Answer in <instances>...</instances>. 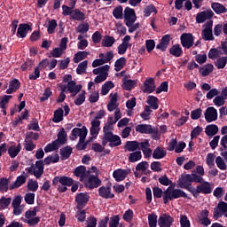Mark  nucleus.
I'll use <instances>...</instances> for the list:
<instances>
[{
	"label": "nucleus",
	"mask_w": 227,
	"mask_h": 227,
	"mask_svg": "<svg viewBox=\"0 0 227 227\" xmlns=\"http://www.w3.org/2000/svg\"><path fill=\"white\" fill-rule=\"evenodd\" d=\"M162 198L164 205H168L169 201H173V200H178V198H185L186 200H191L189 195H187L184 190L175 188V185L168 186L167 190L164 191Z\"/></svg>",
	"instance_id": "1"
},
{
	"label": "nucleus",
	"mask_w": 227,
	"mask_h": 227,
	"mask_svg": "<svg viewBox=\"0 0 227 227\" xmlns=\"http://www.w3.org/2000/svg\"><path fill=\"white\" fill-rule=\"evenodd\" d=\"M101 143L103 146H108L110 148H115L116 146H120L121 145V138L118 135H114V133H106V135H103L101 138Z\"/></svg>",
	"instance_id": "2"
},
{
	"label": "nucleus",
	"mask_w": 227,
	"mask_h": 227,
	"mask_svg": "<svg viewBox=\"0 0 227 227\" xmlns=\"http://www.w3.org/2000/svg\"><path fill=\"white\" fill-rule=\"evenodd\" d=\"M193 198H198L200 194H212V184L207 181H202L192 190Z\"/></svg>",
	"instance_id": "3"
},
{
	"label": "nucleus",
	"mask_w": 227,
	"mask_h": 227,
	"mask_svg": "<svg viewBox=\"0 0 227 227\" xmlns=\"http://www.w3.org/2000/svg\"><path fill=\"white\" fill-rule=\"evenodd\" d=\"M136 132L140 134H152L153 139H160L159 129L153 128L150 124H138L136 126Z\"/></svg>",
	"instance_id": "4"
},
{
	"label": "nucleus",
	"mask_w": 227,
	"mask_h": 227,
	"mask_svg": "<svg viewBox=\"0 0 227 227\" xmlns=\"http://www.w3.org/2000/svg\"><path fill=\"white\" fill-rule=\"evenodd\" d=\"M177 187L185 189V191L192 193L194 186L191 183V174H182L177 181Z\"/></svg>",
	"instance_id": "5"
},
{
	"label": "nucleus",
	"mask_w": 227,
	"mask_h": 227,
	"mask_svg": "<svg viewBox=\"0 0 227 227\" xmlns=\"http://www.w3.org/2000/svg\"><path fill=\"white\" fill-rule=\"evenodd\" d=\"M86 136H88V128H86V126H83L82 129L81 128L73 129L69 138L71 139V141H75V139H77V137H80L79 139L82 143L83 139H86Z\"/></svg>",
	"instance_id": "6"
},
{
	"label": "nucleus",
	"mask_w": 227,
	"mask_h": 227,
	"mask_svg": "<svg viewBox=\"0 0 227 227\" xmlns=\"http://www.w3.org/2000/svg\"><path fill=\"white\" fill-rule=\"evenodd\" d=\"M74 201L76 203V209L82 210L90 201V195L88 192H80L75 196Z\"/></svg>",
	"instance_id": "7"
},
{
	"label": "nucleus",
	"mask_w": 227,
	"mask_h": 227,
	"mask_svg": "<svg viewBox=\"0 0 227 227\" xmlns=\"http://www.w3.org/2000/svg\"><path fill=\"white\" fill-rule=\"evenodd\" d=\"M87 178L88 179H85L83 181L84 186L90 191L93 189H97V187H100V185L102 184V180H100V178H98V176L95 175H89Z\"/></svg>",
	"instance_id": "8"
},
{
	"label": "nucleus",
	"mask_w": 227,
	"mask_h": 227,
	"mask_svg": "<svg viewBox=\"0 0 227 227\" xmlns=\"http://www.w3.org/2000/svg\"><path fill=\"white\" fill-rule=\"evenodd\" d=\"M113 184L107 183L106 186H101L98 188V196L104 200H113L114 193L112 192Z\"/></svg>",
	"instance_id": "9"
},
{
	"label": "nucleus",
	"mask_w": 227,
	"mask_h": 227,
	"mask_svg": "<svg viewBox=\"0 0 227 227\" xmlns=\"http://www.w3.org/2000/svg\"><path fill=\"white\" fill-rule=\"evenodd\" d=\"M181 45L184 49H191L194 45V35L191 33H184L180 36Z\"/></svg>",
	"instance_id": "10"
},
{
	"label": "nucleus",
	"mask_w": 227,
	"mask_h": 227,
	"mask_svg": "<svg viewBox=\"0 0 227 227\" xmlns=\"http://www.w3.org/2000/svg\"><path fill=\"white\" fill-rule=\"evenodd\" d=\"M58 184L66 185L67 187H72V185H74V179L67 176H57L52 179V185H58Z\"/></svg>",
	"instance_id": "11"
},
{
	"label": "nucleus",
	"mask_w": 227,
	"mask_h": 227,
	"mask_svg": "<svg viewBox=\"0 0 227 227\" xmlns=\"http://www.w3.org/2000/svg\"><path fill=\"white\" fill-rule=\"evenodd\" d=\"M73 173L74 176L80 178V182H84L90 176V170H86V166L84 165L76 167Z\"/></svg>",
	"instance_id": "12"
},
{
	"label": "nucleus",
	"mask_w": 227,
	"mask_h": 227,
	"mask_svg": "<svg viewBox=\"0 0 227 227\" xmlns=\"http://www.w3.org/2000/svg\"><path fill=\"white\" fill-rule=\"evenodd\" d=\"M173 223H175V219L166 213L160 215L158 219V225L160 227H171Z\"/></svg>",
	"instance_id": "13"
},
{
	"label": "nucleus",
	"mask_w": 227,
	"mask_h": 227,
	"mask_svg": "<svg viewBox=\"0 0 227 227\" xmlns=\"http://www.w3.org/2000/svg\"><path fill=\"white\" fill-rule=\"evenodd\" d=\"M205 120L207 123H212V121H216L217 120V109L214 106H209L206 109L204 114Z\"/></svg>",
	"instance_id": "14"
},
{
	"label": "nucleus",
	"mask_w": 227,
	"mask_h": 227,
	"mask_svg": "<svg viewBox=\"0 0 227 227\" xmlns=\"http://www.w3.org/2000/svg\"><path fill=\"white\" fill-rule=\"evenodd\" d=\"M137 16H136V11L130 7H126L124 10V22L129 24V22H136Z\"/></svg>",
	"instance_id": "15"
},
{
	"label": "nucleus",
	"mask_w": 227,
	"mask_h": 227,
	"mask_svg": "<svg viewBox=\"0 0 227 227\" xmlns=\"http://www.w3.org/2000/svg\"><path fill=\"white\" fill-rule=\"evenodd\" d=\"M29 31H33V28L29 24L27 23L20 24L17 30L18 38H26Z\"/></svg>",
	"instance_id": "16"
},
{
	"label": "nucleus",
	"mask_w": 227,
	"mask_h": 227,
	"mask_svg": "<svg viewBox=\"0 0 227 227\" xmlns=\"http://www.w3.org/2000/svg\"><path fill=\"white\" fill-rule=\"evenodd\" d=\"M218 210H215L214 212V217H216V219H219V217H227V203L224 201H221L217 205Z\"/></svg>",
	"instance_id": "17"
},
{
	"label": "nucleus",
	"mask_w": 227,
	"mask_h": 227,
	"mask_svg": "<svg viewBox=\"0 0 227 227\" xmlns=\"http://www.w3.org/2000/svg\"><path fill=\"white\" fill-rule=\"evenodd\" d=\"M130 169H117L114 170L113 173V176L115 179L116 182H123V180H125V178H127V175H129V173H130Z\"/></svg>",
	"instance_id": "18"
},
{
	"label": "nucleus",
	"mask_w": 227,
	"mask_h": 227,
	"mask_svg": "<svg viewBox=\"0 0 227 227\" xmlns=\"http://www.w3.org/2000/svg\"><path fill=\"white\" fill-rule=\"evenodd\" d=\"M155 80L148 78L144 82V93H153L155 91Z\"/></svg>",
	"instance_id": "19"
},
{
	"label": "nucleus",
	"mask_w": 227,
	"mask_h": 227,
	"mask_svg": "<svg viewBox=\"0 0 227 227\" xmlns=\"http://www.w3.org/2000/svg\"><path fill=\"white\" fill-rule=\"evenodd\" d=\"M20 89V81L19 79H12L9 82V89L6 90L7 95H12Z\"/></svg>",
	"instance_id": "20"
},
{
	"label": "nucleus",
	"mask_w": 227,
	"mask_h": 227,
	"mask_svg": "<svg viewBox=\"0 0 227 227\" xmlns=\"http://www.w3.org/2000/svg\"><path fill=\"white\" fill-rule=\"evenodd\" d=\"M45 162L42 160L35 161V168L37 170L33 171L34 176L35 178H41L42 175H43V169H44Z\"/></svg>",
	"instance_id": "21"
},
{
	"label": "nucleus",
	"mask_w": 227,
	"mask_h": 227,
	"mask_svg": "<svg viewBox=\"0 0 227 227\" xmlns=\"http://www.w3.org/2000/svg\"><path fill=\"white\" fill-rule=\"evenodd\" d=\"M211 8L216 15H221L223 13H227V8L221 3L213 2L211 3Z\"/></svg>",
	"instance_id": "22"
},
{
	"label": "nucleus",
	"mask_w": 227,
	"mask_h": 227,
	"mask_svg": "<svg viewBox=\"0 0 227 227\" xmlns=\"http://www.w3.org/2000/svg\"><path fill=\"white\" fill-rule=\"evenodd\" d=\"M168 155V152L164 147L157 146L153 152V159L160 160Z\"/></svg>",
	"instance_id": "23"
},
{
	"label": "nucleus",
	"mask_w": 227,
	"mask_h": 227,
	"mask_svg": "<svg viewBox=\"0 0 227 227\" xmlns=\"http://www.w3.org/2000/svg\"><path fill=\"white\" fill-rule=\"evenodd\" d=\"M27 180V177L26 176H19L15 182L9 185V190L13 191V189H19L21 185H24V183Z\"/></svg>",
	"instance_id": "24"
},
{
	"label": "nucleus",
	"mask_w": 227,
	"mask_h": 227,
	"mask_svg": "<svg viewBox=\"0 0 227 227\" xmlns=\"http://www.w3.org/2000/svg\"><path fill=\"white\" fill-rule=\"evenodd\" d=\"M57 139L54 142L59 146V145H67V132L65 131V128H62L60 131L58 133Z\"/></svg>",
	"instance_id": "25"
},
{
	"label": "nucleus",
	"mask_w": 227,
	"mask_h": 227,
	"mask_svg": "<svg viewBox=\"0 0 227 227\" xmlns=\"http://www.w3.org/2000/svg\"><path fill=\"white\" fill-rule=\"evenodd\" d=\"M72 152H74V149L69 145L62 147L60 149L61 160H67V159H70V155H72Z\"/></svg>",
	"instance_id": "26"
},
{
	"label": "nucleus",
	"mask_w": 227,
	"mask_h": 227,
	"mask_svg": "<svg viewBox=\"0 0 227 227\" xmlns=\"http://www.w3.org/2000/svg\"><path fill=\"white\" fill-rule=\"evenodd\" d=\"M81 90H82V84L77 85L75 81L68 82L67 90L69 91V93H80Z\"/></svg>",
	"instance_id": "27"
},
{
	"label": "nucleus",
	"mask_w": 227,
	"mask_h": 227,
	"mask_svg": "<svg viewBox=\"0 0 227 227\" xmlns=\"http://www.w3.org/2000/svg\"><path fill=\"white\" fill-rule=\"evenodd\" d=\"M116 102H118V93L111 94L110 95V102L107 104V109L110 113H113L116 107H118V105H116Z\"/></svg>",
	"instance_id": "28"
},
{
	"label": "nucleus",
	"mask_w": 227,
	"mask_h": 227,
	"mask_svg": "<svg viewBox=\"0 0 227 227\" xmlns=\"http://www.w3.org/2000/svg\"><path fill=\"white\" fill-rule=\"evenodd\" d=\"M70 19L82 22V20H86V14H84V12H81L79 9H74L73 10Z\"/></svg>",
	"instance_id": "29"
},
{
	"label": "nucleus",
	"mask_w": 227,
	"mask_h": 227,
	"mask_svg": "<svg viewBox=\"0 0 227 227\" xmlns=\"http://www.w3.org/2000/svg\"><path fill=\"white\" fill-rule=\"evenodd\" d=\"M21 149H22V147L20 146V144H18V145H11L8 148L7 152H8L11 159H15V157H17V155H19V153H20Z\"/></svg>",
	"instance_id": "30"
},
{
	"label": "nucleus",
	"mask_w": 227,
	"mask_h": 227,
	"mask_svg": "<svg viewBox=\"0 0 227 227\" xmlns=\"http://www.w3.org/2000/svg\"><path fill=\"white\" fill-rule=\"evenodd\" d=\"M200 72L202 77H207V75H210V74H212V72H214V65L206 64L202 67H200Z\"/></svg>",
	"instance_id": "31"
},
{
	"label": "nucleus",
	"mask_w": 227,
	"mask_h": 227,
	"mask_svg": "<svg viewBox=\"0 0 227 227\" xmlns=\"http://www.w3.org/2000/svg\"><path fill=\"white\" fill-rule=\"evenodd\" d=\"M169 54H171V56H175V58H180V56L184 54V50H182V47H180V44H174L169 49Z\"/></svg>",
	"instance_id": "32"
},
{
	"label": "nucleus",
	"mask_w": 227,
	"mask_h": 227,
	"mask_svg": "<svg viewBox=\"0 0 227 227\" xmlns=\"http://www.w3.org/2000/svg\"><path fill=\"white\" fill-rule=\"evenodd\" d=\"M146 103L151 106V109L157 111L159 109V98L155 96H148Z\"/></svg>",
	"instance_id": "33"
},
{
	"label": "nucleus",
	"mask_w": 227,
	"mask_h": 227,
	"mask_svg": "<svg viewBox=\"0 0 227 227\" xmlns=\"http://www.w3.org/2000/svg\"><path fill=\"white\" fill-rule=\"evenodd\" d=\"M128 152H136L139 150V142L137 141H127L124 146Z\"/></svg>",
	"instance_id": "34"
},
{
	"label": "nucleus",
	"mask_w": 227,
	"mask_h": 227,
	"mask_svg": "<svg viewBox=\"0 0 227 227\" xmlns=\"http://www.w3.org/2000/svg\"><path fill=\"white\" fill-rule=\"evenodd\" d=\"M217 132H219V127L215 124H209L206 127L205 133L208 137H212L215 136V134H217Z\"/></svg>",
	"instance_id": "35"
},
{
	"label": "nucleus",
	"mask_w": 227,
	"mask_h": 227,
	"mask_svg": "<svg viewBox=\"0 0 227 227\" xmlns=\"http://www.w3.org/2000/svg\"><path fill=\"white\" fill-rule=\"evenodd\" d=\"M113 88H114V82H113L112 81L106 82L102 85L101 95H103V96L107 95V93H109V91H111V90H113Z\"/></svg>",
	"instance_id": "36"
},
{
	"label": "nucleus",
	"mask_w": 227,
	"mask_h": 227,
	"mask_svg": "<svg viewBox=\"0 0 227 227\" xmlns=\"http://www.w3.org/2000/svg\"><path fill=\"white\" fill-rule=\"evenodd\" d=\"M56 162H59V154L58 153L49 155L44 159V164L46 166H50L51 164H56Z\"/></svg>",
	"instance_id": "37"
},
{
	"label": "nucleus",
	"mask_w": 227,
	"mask_h": 227,
	"mask_svg": "<svg viewBox=\"0 0 227 227\" xmlns=\"http://www.w3.org/2000/svg\"><path fill=\"white\" fill-rule=\"evenodd\" d=\"M90 52L88 51H78L74 54L73 61L74 63H80V61H82V59H86V58H88Z\"/></svg>",
	"instance_id": "38"
},
{
	"label": "nucleus",
	"mask_w": 227,
	"mask_h": 227,
	"mask_svg": "<svg viewBox=\"0 0 227 227\" xmlns=\"http://www.w3.org/2000/svg\"><path fill=\"white\" fill-rule=\"evenodd\" d=\"M63 114H64L63 108H58L54 112L52 121L54 123H59L60 121H63Z\"/></svg>",
	"instance_id": "39"
},
{
	"label": "nucleus",
	"mask_w": 227,
	"mask_h": 227,
	"mask_svg": "<svg viewBox=\"0 0 227 227\" xmlns=\"http://www.w3.org/2000/svg\"><path fill=\"white\" fill-rule=\"evenodd\" d=\"M116 39L111 35H106L105 38L102 40V47H113Z\"/></svg>",
	"instance_id": "40"
},
{
	"label": "nucleus",
	"mask_w": 227,
	"mask_h": 227,
	"mask_svg": "<svg viewBox=\"0 0 227 227\" xmlns=\"http://www.w3.org/2000/svg\"><path fill=\"white\" fill-rule=\"evenodd\" d=\"M126 64H127V59H125V57H121L114 63L115 72H120V70H121Z\"/></svg>",
	"instance_id": "41"
},
{
	"label": "nucleus",
	"mask_w": 227,
	"mask_h": 227,
	"mask_svg": "<svg viewBox=\"0 0 227 227\" xmlns=\"http://www.w3.org/2000/svg\"><path fill=\"white\" fill-rule=\"evenodd\" d=\"M201 36L205 42H212L213 40H215L212 30L203 29L201 33Z\"/></svg>",
	"instance_id": "42"
},
{
	"label": "nucleus",
	"mask_w": 227,
	"mask_h": 227,
	"mask_svg": "<svg viewBox=\"0 0 227 227\" xmlns=\"http://www.w3.org/2000/svg\"><path fill=\"white\" fill-rule=\"evenodd\" d=\"M137 84V82L136 80H125L123 82V89L126 90V91H130V90H133V88H136Z\"/></svg>",
	"instance_id": "43"
},
{
	"label": "nucleus",
	"mask_w": 227,
	"mask_h": 227,
	"mask_svg": "<svg viewBox=\"0 0 227 227\" xmlns=\"http://www.w3.org/2000/svg\"><path fill=\"white\" fill-rule=\"evenodd\" d=\"M226 65H227V55L226 57H221L217 59L216 61L215 62V67H216L218 70L224 68Z\"/></svg>",
	"instance_id": "44"
},
{
	"label": "nucleus",
	"mask_w": 227,
	"mask_h": 227,
	"mask_svg": "<svg viewBox=\"0 0 227 227\" xmlns=\"http://www.w3.org/2000/svg\"><path fill=\"white\" fill-rule=\"evenodd\" d=\"M13 98L12 95H4V97L0 98V108L6 109V105L10 104V100Z\"/></svg>",
	"instance_id": "45"
},
{
	"label": "nucleus",
	"mask_w": 227,
	"mask_h": 227,
	"mask_svg": "<svg viewBox=\"0 0 227 227\" xmlns=\"http://www.w3.org/2000/svg\"><path fill=\"white\" fill-rule=\"evenodd\" d=\"M86 68H88V60H84L78 65L76 68V74L78 75H82V74H86Z\"/></svg>",
	"instance_id": "46"
},
{
	"label": "nucleus",
	"mask_w": 227,
	"mask_h": 227,
	"mask_svg": "<svg viewBox=\"0 0 227 227\" xmlns=\"http://www.w3.org/2000/svg\"><path fill=\"white\" fill-rule=\"evenodd\" d=\"M143 155L141 154V151H136L134 153H129V160L130 162H137V160H141Z\"/></svg>",
	"instance_id": "47"
},
{
	"label": "nucleus",
	"mask_w": 227,
	"mask_h": 227,
	"mask_svg": "<svg viewBox=\"0 0 227 227\" xmlns=\"http://www.w3.org/2000/svg\"><path fill=\"white\" fill-rule=\"evenodd\" d=\"M111 68L109 65H105L103 67L93 69L94 75H102L104 74H108L107 71Z\"/></svg>",
	"instance_id": "48"
},
{
	"label": "nucleus",
	"mask_w": 227,
	"mask_h": 227,
	"mask_svg": "<svg viewBox=\"0 0 227 227\" xmlns=\"http://www.w3.org/2000/svg\"><path fill=\"white\" fill-rule=\"evenodd\" d=\"M113 16L117 20L123 19V7L121 5L115 7L113 11Z\"/></svg>",
	"instance_id": "49"
},
{
	"label": "nucleus",
	"mask_w": 227,
	"mask_h": 227,
	"mask_svg": "<svg viewBox=\"0 0 227 227\" xmlns=\"http://www.w3.org/2000/svg\"><path fill=\"white\" fill-rule=\"evenodd\" d=\"M74 102L76 106H82L83 102H86V90H82V93L78 94Z\"/></svg>",
	"instance_id": "50"
},
{
	"label": "nucleus",
	"mask_w": 227,
	"mask_h": 227,
	"mask_svg": "<svg viewBox=\"0 0 227 227\" xmlns=\"http://www.w3.org/2000/svg\"><path fill=\"white\" fill-rule=\"evenodd\" d=\"M9 180L6 177L0 178V191L1 192H8V189H10V186H8Z\"/></svg>",
	"instance_id": "51"
},
{
	"label": "nucleus",
	"mask_w": 227,
	"mask_h": 227,
	"mask_svg": "<svg viewBox=\"0 0 227 227\" xmlns=\"http://www.w3.org/2000/svg\"><path fill=\"white\" fill-rule=\"evenodd\" d=\"M56 27H58V21H56V20H50L47 28L48 35H53L54 31H56Z\"/></svg>",
	"instance_id": "52"
},
{
	"label": "nucleus",
	"mask_w": 227,
	"mask_h": 227,
	"mask_svg": "<svg viewBox=\"0 0 227 227\" xmlns=\"http://www.w3.org/2000/svg\"><path fill=\"white\" fill-rule=\"evenodd\" d=\"M215 164L218 168H220L222 171H226L227 169V165L226 162L223 160L221 156L216 157L215 159Z\"/></svg>",
	"instance_id": "53"
},
{
	"label": "nucleus",
	"mask_w": 227,
	"mask_h": 227,
	"mask_svg": "<svg viewBox=\"0 0 227 227\" xmlns=\"http://www.w3.org/2000/svg\"><path fill=\"white\" fill-rule=\"evenodd\" d=\"M152 13H157V9L155 8V5L150 4L144 10V17H150Z\"/></svg>",
	"instance_id": "54"
},
{
	"label": "nucleus",
	"mask_w": 227,
	"mask_h": 227,
	"mask_svg": "<svg viewBox=\"0 0 227 227\" xmlns=\"http://www.w3.org/2000/svg\"><path fill=\"white\" fill-rule=\"evenodd\" d=\"M153 111L150 108V106H145V110L140 114L142 120H150V115L152 114Z\"/></svg>",
	"instance_id": "55"
},
{
	"label": "nucleus",
	"mask_w": 227,
	"mask_h": 227,
	"mask_svg": "<svg viewBox=\"0 0 227 227\" xmlns=\"http://www.w3.org/2000/svg\"><path fill=\"white\" fill-rule=\"evenodd\" d=\"M215 155H214V153H207L206 158V163L207 164L208 168H214V166H215Z\"/></svg>",
	"instance_id": "56"
},
{
	"label": "nucleus",
	"mask_w": 227,
	"mask_h": 227,
	"mask_svg": "<svg viewBox=\"0 0 227 227\" xmlns=\"http://www.w3.org/2000/svg\"><path fill=\"white\" fill-rule=\"evenodd\" d=\"M27 189L28 191H32V192H36L38 191V181L29 179L27 182Z\"/></svg>",
	"instance_id": "57"
},
{
	"label": "nucleus",
	"mask_w": 227,
	"mask_h": 227,
	"mask_svg": "<svg viewBox=\"0 0 227 227\" xmlns=\"http://www.w3.org/2000/svg\"><path fill=\"white\" fill-rule=\"evenodd\" d=\"M122 219L126 221V223H130L132 219H134V211L132 209H128L122 215Z\"/></svg>",
	"instance_id": "58"
},
{
	"label": "nucleus",
	"mask_w": 227,
	"mask_h": 227,
	"mask_svg": "<svg viewBox=\"0 0 227 227\" xmlns=\"http://www.w3.org/2000/svg\"><path fill=\"white\" fill-rule=\"evenodd\" d=\"M148 224L150 227H157V215L155 213L148 215Z\"/></svg>",
	"instance_id": "59"
},
{
	"label": "nucleus",
	"mask_w": 227,
	"mask_h": 227,
	"mask_svg": "<svg viewBox=\"0 0 227 227\" xmlns=\"http://www.w3.org/2000/svg\"><path fill=\"white\" fill-rule=\"evenodd\" d=\"M169 88V85L168 84V82H163L160 83V85L156 89L157 95L162 93H168V89Z\"/></svg>",
	"instance_id": "60"
},
{
	"label": "nucleus",
	"mask_w": 227,
	"mask_h": 227,
	"mask_svg": "<svg viewBox=\"0 0 227 227\" xmlns=\"http://www.w3.org/2000/svg\"><path fill=\"white\" fill-rule=\"evenodd\" d=\"M24 200L27 205H35V193L34 192L26 193Z\"/></svg>",
	"instance_id": "61"
},
{
	"label": "nucleus",
	"mask_w": 227,
	"mask_h": 227,
	"mask_svg": "<svg viewBox=\"0 0 227 227\" xmlns=\"http://www.w3.org/2000/svg\"><path fill=\"white\" fill-rule=\"evenodd\" d=\"M59 148V145L56 144L55 141H53L51 144H48L44 147L45 153H49V152H54L55 150H58Z\"/></svg>",
	"instance_id": "62"
},
{
	"label": "nucleus",
	"mask_w": 227,
	"mask_h": 227,
	"mask_svg": "<svg viewBox=\"0 0 227 227\" xmlns=\"http://www.w3.org/2000/svg\"><path fill=\"white\" fill-rule=\"evenodd\" d=\"M203 110L201 108H197L191 112V118L192 120H200L201 118V114Z\"/></svg>",
	"instance_id": "63"
},
{
	"label": "nucleus",
	"mask_w": 227,
	"mask_h": 227,
	"mask_svg": "<svg viewBox=\"0 0 227 227\" xmlns=\"http://www.w3.org/2000/svg\"><path fill=\"white\" fill-rule=\"evenodd\" d=\"M120 225V215H116L111 217L109 227H118Z\"/></svg>",
	"instance_id": "64"
}]
</instances>
